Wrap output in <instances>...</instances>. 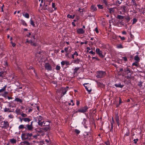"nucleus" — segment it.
Segmentation results:
<instances>
[{
	"mask_svg": "<svg viewBox=\"0 0 145 145\" xmlns=\"http://www.w3.org/2000/svg\"><path fill=\"white\" fill-rule=\"evenodd\" d=\"M1 126L2 128L4 129H7L9 127V123L6 120H5L1 122Z\"/></svg>",
	"mask_w": 145,
	"mask_h": 145,
	"instance_id": "1",
	"label": "nucleus"
},
{
	"mask_svg": "<svg viewBox=\"0 0 145 145\" xmlns=\"http://www.w3.org/2000/svg\"><path fill=\"white\" fill-rule=\"evenodd\" d=\"M97 75L96 77L97 78H101L105 76L106 74V72L105 71H100L97 72Z\"/></svg>",
	"mask_w": 145,
	"mask_h": 145,
	"instance_id": "2",
	"label": "nucleus"
},
{
	"mask_svg": "<svg viewBox=\"0 0 145 145\" xmlns=\"http://www.w3.org/2000/svg\"><path fill=\"white\" fill-rule=\"evenodd\" d=\"M88 108L87 106H86L83 107H82L78 109L76 112V113L79 112L81 113H84L85 112H86L87 111Z\"/></svg>",
	"mask_w": 145,
	"mask_h": 145,
	"instance_id": "3",
	"label": "nucleus"
},
{
	"mask_svg": "<svg viewBox=\"0 0 145 145\" xmlns=\"http://www.w3.org/2000/svg\"><path fill=\"white\" fill-rule=\"evenodd\" d=\"M95 52L96 53L98 54L101 57L103 58L104 57V56L102 54V52L100 50L99 48H96L95 50Z\"/></svg>",
	"mask_w": 145,
	"mask_h": 145,
	"instance_id": "4",
	"label": "nucleus"
},
{
	"mask_svg": "<svg viewBox=\"0 0 145 145\" xmlns=\"http://www.w3.org/2000/svg\"><path fill=\"white\" fill-rule=\"evenodd\" d=\"M26 42L30 44L31 46H35L37 45V44L35 43L33 40H29L27 39H26Z\"/></svg>",
	"mask_w": 145,
	"mask_h": 145,
	"instance_id": "5",
	"label": "nucleus"
},
{
	"mask_svg": "<svg viewBox=\"0 0 145 145\" xmlns=\"http://www.w3.org/2000/svg\"><path fill=\"white\" fill-rule=\"evenodd\" d=\"M44 67L45 69L48 71H51L52 70V68L51 65L48 63L45 64Z\"/></svg>",
	"mask_w": 145,
	"mask_h": 145,
	"instance_id": "6",
	"label": "nucleus"
},
{
	"mask_svg": "<svg viewBox=\"0 0 145 145\" xmlns=\"http://www.w3.org/2000/svg\"><path fill=\"white\" fill-rule=\"evenodd\" d=\"M88 84V83H85L83 84V85L84 86L86 89L89 92V93L91 91V89L90 87H89L88 86H86V85Z\"/></svg>",
	"mask_w": 145,
	"mask_h": 145,
	"instance_id": "7",
	"label": "nucleus"
},
{
	"mask_svg": "<svg viewBox=\"0 0 145 145\" xmlns=\"http://www.w3.org/2000/svg\"><path fill=\"white\" fill-rule=\"evenodd\" d=\"M76 32L79 34H82L84 33L85 31L82 28H80L77 30Z\"/></svg>",
	"mask_w": 145,
	"mask_h": 145,
	"instance_id": "8",
	"label": "nucleus"
},
{
	"mask_svg": "<svg viewBox=\"0 0 145 145\" xmlns=\"http://www.w3.org/2000/svg\"><path fill=\"white\" fill-rule=\"evenodd\" d=\"M27 133H23L21 135V137L22 139L23 140H25L27 139V138H25V137L27 136Z\"/></svg>",
	"mask_w": 145,
	"mask_h": 145,
	"instance_id": "9",
	"label": "nucleus"
},
{
	"mask_svg": "<svg viewBox=\"0 0 145 145\" xmlns=\"http://www.w3.org/2000/svg\"><path fill=\"white\" fill-rule=\"evenodd\" d=\"M61 65L63 66L65 64L66 65H70L71 64L69 63V62L67 61H62L61 62Z\"/></svg>",
	"mask_w": 145,
	"mask_h": 145,
	"instance_id": "10",
	"label": "nucleus"
},
{
	"mask_svg": "<svg viewBox=\"0 0 145 145\" xmlns=\"http://www.w3.org/2000/svg\"><path fill=\"white\" fill-rule=\"evenodd\" d=\"M67 91V89L65 88H62V93L63 94V95L62 96H63L66 93Z\"/></svg>",
	"mask_w": 145,
	"mask_h": 145,
	"instance_id": "11",
	"label": "nucleus"
},
{
	"mask_svg": "<svg viewBox=\"0 0 145 145\" xmlns=\"http://www.w3.org/2000/svg\"><path fill=\"white\" fill-rule=\"evenodd\" d=\"M115 120L117 123L118 126L120 125V121L119 118V116L118 115H116L115 116Z\"/></svg>",
	"mask_w": 145,
	"mask_h": 145,
	"instance_id": "12",
	"label": "nucleus"
},
{
	"mask_svg": "<svg viewBox=\"0 0 145 145\" xmlns=\"http://www.w3.org/2000/svg\"><path fill=\"white\" fill-rule=\"evenodd\" d=\"M121 8L123 12H125L127 10V7L125 5H122Z\"/></svg>",
	"mask_w": 145,
	"mask_h": 145,
	"instance_id": "13",
	"label": "nucleus"
},
{
	"mask_svg": "<svg viewBox=\"0 0 145 145\" xmlns=\"http://www.w3.org/2000/svg\"><path fill=\"white\" fill-rule=\"evenodd\" d=\"M43 119V117L41 116H37L36 118V120L38 121V122L42 121Z\"/></svg>",
	"mask_w": 145,
	"mask_h": 145,
	"instance_id": "14",
	"label": "nucleus"
},
{
	"mask_svg": "<svg viewBox=\"0 0 145 145\" xmlns=\"http://www.w3.org/2000/svg\"><path fill=\"white\" fill-rule=\"evenodd\" d=\"M81 60L78 58H77L73 61V62L76 64H78L80 62Z\"/></svg>",
	"mask_w": 145,
	"mask_h": 145,
	"instance_id": "15",
	"label": "nucleus"
},
{
	"mask_svg": "<svg viewBox=\"0 0 145 145\" xmlns=\"http://www.w3.org/2000/svg\"><path fill=\"white\" fill-rule=\"evenodd\" d=\"M50 123L49 121H44V123L43 125V126H49Z\"/></svg>",
	"mask_w": 145,
	"mask_h": 145,
	"instance_id": "16",
	"label": "nucleus"
},
{
	"mask_svg": "<svg viewBox=\"0 0 145 145\" xmlns=\"http://www.w3.org/2000/svg\"><path fill=\"white\" fill-rule=\"evenodd\" d=\"M7 85H5V86L3 88L0 89V93L5 92L6 90V88L7 87Z\"/></svg>",
	"mask_w": 145,
	"mask_h": 145,
	"instance_id": "17",
	"label": "nucleus"
},
{
	"mask_svg": "<svg viewBox=\"0 0 145 145\" xmlns=\"http://www.w3.org/2000/svg\"><path fill=\"white\" fill-rule=\"evenodd\" d=\"M10 141L12 144H14L16 143V139L12 138L10 139Z\"/></svg>",
	"mask_w": 145,
	"mask_h": 145,
	"instance_id": "18",
	"label": "nucleus"
},
{
	"mask_svg": "<svg viewBox=\"0 0 145 145\" xmlns=\"http://www.w3.org/2000/svg\"><path fill=\"white\" fill-rule=\"evenodd\" d=\"M116 87L118 88H123L124 85H121L120 83L116 84L114 85Z\"/></svg>",
	"mask_w": 145,
	"mask_h": 145,
	"instance_id": "19",
	"label": "nucleus"
},
{
	"mask_svg": "<svg viewBox=\"0 0 145 145\" xmlns=\"http://www.w3.org/2000/svg\"><path fill=\"white\" fill-rule=\"evenodd\" d=\"M124 70L125 72L128 74V73L131 72V70L128 67L124 69Z\"/></svg>",
	"mask_w": 145,
	"mask_h": 145,
	"instance_id": "20",
	"label": "nucleus"
},
{
	"mask_svg": "<svg viewBox=\"0 0 145 145\" xmlns=\"http://www.w3.org/2000/svg\"><path fill=\"white\" fill-rule=\"evenodd\" d=\"M91 9L93 11H95L97 10V8L94 5H92L91 7Z\"/></svg>",
	"mask_w": 145,
	"mask_h": 145,
	"instance_id": "21",
	"label": "nucleus"
},
{
	"mask_svg": "<svg viewBox=\"0 0 145 145\" xmlns=\"http://www.w3.org/2000/svg\"><path fill=\"white\" fill-rule=\"evenodd\" d=\"M14 101L19 102L20 103H22V100L21 99L18 97L16 98Z\"/></svg>",
	"mask_w": 145,
	"mask_h": 145,
	"instance_id": "22",
	"label": "nucleus"
},
{
	"mask_svg": "<svg viewBox=\"0 0 145 145\" xmlns=\"http://www.w3.org/2000/svg\"><path fill=\"white\" fill-rule=\"evenodd\" d=\"M26 126L27 127V129L28 130H31L33 129V127L31 125H27Z\"/></svg>",
	"mask_w": 145,
	"mask_h": 145,
	"instance_id": "23",
	"label": "nucleus"
},
{
	"mask_svg": "<svg viewBox=\"0 0 145 145\" xmlns=\"http://www.w3.org/2000/svg\"><path fill=\"white\" fill-rule=\"evenodd\" d=\"M109 12L110 13H112L114 11V8H110L108 9Z\"/></svg>",
	"mask_w": 145,
	"mask_h": 145,
	"instance_id": "24",
	"label": "nucleus"
},
{
	"mask_svg": "<svg viewBox=\"0 0 145 145\" xmlns=\"http://www.w3.org/2000/svg\"><path fill=\"white\" fill-rule=\"evenodd\" d=\"M134 59L135 61H136L137 62H139L140 60V58L138 55H136L134 57Z\"/></svg>",
	"mask_w": 145,
	"mask_h": 145,
	"instance_id": "25",
	"label": "nucleus"
},
{
	"mask_svg": "<svg viewBox=\"0 0 145 145\" xmlns=\"http://www.w3.org/2000/svg\"><path fill=\"white\" fill-rule=\"evenodd\" d=\"M44 121H41L38 122V125L41 127L42 126L44 123Z\"/></svg>",
	"mask_w": 145,
	"mask_h": 145,
	"instance_id": "26",
	"label": "nucleus"
},
{
	"mask_svg": "<svg viewBox=\"0 0 145 145\" xmlns=\"http://www.w3.org/2000/svg\"><path fill=\"white\" fill-rule=\"evenodd\" d=\"M22 120L25 122H29L31 120L29 118H23Z\"/></svg>",
	"mask_w": 145,
	"mask_h": 145,
	"instance_id": "27",
	"label": "nucleus"
},
{
	"mask_svg": "<svg viewBox=\"0 0 145 145\" xmlns=\"http://www.w3.org/2000/svg\"><path fill=\"white\" fill-rule=\"evenodd\" d=\"M4 112H11L12 111H11L10 109L9 108H5L4 109Z\"/></svg>",
	"mask_w": 145,
	"mask_h": 145,
	"instance_id": "28",
	"label": "nucleus"
},
{
	"mask_svg": "<svg viewBox=\"0 0 145 145\" xmlns=\"http://www.w3.org/2000/svg\"><path fill=\"white\" fill-rule=\"evenodd\" d=\"M75 16V14L73 15V16L70 15L69 14H68L67 15V17L69 18L73 19L74 18Z\"/></svg>",
	"mask_w": 145,
	"mask_h": 145,
	"instance_id": "29",
	"label": "nucleus"
},
{
	"mask_svg": "<svg viewBox=\"0 0 145 145\" xmlns=\"http://www.w3.org/2000/svg\"><path fill=\"white\" fill-rule=\"evenodd\" d=\"M25 144L26 145H29L30 143L29 142L27 141H24L20 143V144Z\"/></svg>",
	"mask_w": 145,
	"mask_h": 145,
	"instance_id": "30",
	"label": "nucleus"
},
{
	"mask_svg": "<svg viewBox=\"0 0 145 145\" xmlns=\"http://www.w3.org/2000/svg\"><path fill=\"white\" fill-rule=\"evenodd\" d=\"M48 7L47 6V5H45V4L44 3V5L42 9L43 10H48Z\"/></svg>",
	"mask_w": 145,
	"mask_h": 145,
	"instance_id": "31",
	"label": "nucleus"
},
{
	"mask_svg": "<svg viewBox=\"0 0 145 145\" xmlns=\"http://www.w3.org/2000/svg\"><path fill=\"white\" fill-rule=\"evenodd\" d=\"M117 18L119 19H123L124 18V17L122 16L118 15L117 17Z\"/></svg>",
	"mask_w": 145,
	"mask_h": 145,
	"instance_id": "32",
	"label": "nucleus"
},
{
	"mask_svg": "<svg viewBox=\"0 0 145 145\" xmlns=\"http://www.w3.org/2000/svg\"><path fill=\"white\" fill-rule=\"evenodd\" d=\"M23 15L27 18H29V14L27 13H26L25 14H23Z\"/></svg>",
	"mask_w": 145,
	"mask_h": 145,
	"instance_id": "33",
	"label": "nucleus"
},
{
	"mask_svg": "<svg viewBox=\"0 0 145 145\" xmlns=\"http://www.w3.org/2000/svg\"><path fill=\"white\" fill-rule=\"evenodd\" d=\"M20 111V110L18 109H16L15 110V112L18 115H20L21 114Z\"/></svg>",
	"mask_w": 145,
	"mask_h": 145,
	"instance_id": "34",
	"label": "nucleus"
},
{
	"mask_svg": "<svg viewBox=\"0 0 145 145\" xmlns=\"http://www.w3.org/2000/svg\"><path fill=\"white\" fill-rule=\"evenodd\" d=\"M8 92L7 91H5L4 93V94L3 95V96L5 98H6V97L7 96V95L8 94Z\"/></svg>",
	"mask_w": 145,
	"mask_h": 145,
	"instance_id": "35",
	"label": "nucleus"
},
{
	"mask_svg": "<svg viewBox=\"0 0 145 145\" xmlns=\"http://www.w3.org/2000/svg\"><path fill=\"white\" fill-rule=\"evenodd\" d=\"M131 3H132V4L133 5H135V6L137 5V4L136 3L135 0H132Z\"/></svg>",
	"mask_w": 145,
	"mask_h": 145,
	"instance_id": "36",
	"label": "nucleus"
},
{
	"mask_svg": "<svg viewBox=\"0 0 145 145\" xmlns=\"http://www.w3.org/2000/svg\"><path fill=\"white\" fill-rule=\"evenodd\" d=\"M19 129H22L24 128V125H20L18 127Z\"/></svg>",
	"mask_w": 145,
	"mask_h": 145,
	"instance_id": "37",
	"label": "nucleus"
},
{
	"mask_svg": "<svg viewBox=\"0 0 145 145\" xmlns=\"http://www.w3.org/2000/svg\"><path fill=\"white\" fill-rule=\"evenodd\" d=\"M30 24L31 25L33 26V27L35 26V24H34V23L33 20H30Z\"/></svg>",
	"mask_w": 145,
	"mask_h": 145,
	"instance_id": "38",
	"label": "nucleus"
},
{
	"mask_svg": "<svg viewBox=\"0 0 145 145\" xmlns=\"http://www.w3.org/2000/svg\"><path fill=\"white\" fill-rule=\"evenodd\" d=\"M49 129V126H46L45 127H44L43 129L44 130H46V131H48Z\"/></svg>",
	"mask_w": 145,
	"mask_h": 145,
	"instance_id": "39",
	"label": "nucleus"
},
{
	"mask_svg": "<svg viewBox=\"0 0 145 145\" xmlns=\"http://www.w3.org/2000/svg\"><path fill=\"white\" fill-rule=\"evenodd\" d=\"M74 132L77 134H78L80 133V131L79 130L76 129H75L74 130Z\"/></svg>",
	"mask_w": 145,
	"mask_h": 145,
	"instance_id": "40",
	"label": "nucleus"
},
{
	"mask_svg": "<svg viewBox=\"0 0 145 145\" xmlns=\"http://www.w3.org/2000/svg\"><path fill=\"white\" fill-rule=\"evenodd\" d=\"M138 62L135 61V62L133 63L132 64L133 66H135L136 67H138V65L137 63Z\"/></svg>",
	"mask_w": 145,
	"mask_h": 145,
	"instance_id": "41",
	"label": "nucleus"
},
{
	"mask_svg": "<svg viewBox=\"0 0 145 145\" xmlns=\"http://www.w3.org/2000/svg\"><path fill=\"white\" fill-rule=\"evenodd\" d=\"M79 68L78 67H76L74 69V73H76L79 69Z\"/></svg>",
	"mask_w": 145,
	"mask_h": 145,
	"instance_id": "42",
	"label": "nucleus"
},
{
	"mask_svg": "<svg viewBox=\"0 0 145 145\" xmlns=\"http://www.w3.org/2000/svg\"><path fill=\"white\" fill-rule=\"evenodd\" d=\"M142 82L141 81L139 82L138 84V85L139 87H141L142 86Z\"/></svg>",
	"mask_w": 145,
	"mask_h": 145,
	"instance_id": "43",
	"label": "nucleus"
},
{
	"mask_svg": "<svg viewBox=\"0 0 145 145\" xmlns=\"http://www.w3.org/2000/svg\"><path fill=\"white\" fill-rule=\"evenodd\" d=\"M102 1L106 5H107V2L106 0H102Z\"/></svg>",
	"mask_w": 145,
	"mask_h": 145,
	"instance_id": "44",
	"label": "nucleus"
},
{
	"mask_svg": "<svg viewBox=\"0 0 145 145\" xmlns=\"http://www.w3.org/2000/svg\"><path fill=\"white\" fill-rule=\"evenodd\" d=\"M125 19L127 21V22H129L130 21L131 18L129 16H127L126 17Z\"/></svg>",
	"mask_w": 145,
	"mask_h": 145,
	"instance_id": "45",
	"label": "nucleus"
},
{
	"mask_svg": "<svg viewBox=\"0 0 145 145\" xmlns=\"http://www.w3.org/2000/svg\"><path fill=\"white\" fill-rule=\"evenodd\" d=\"M61 68L58 65H57L56 67V69L57 71H59Z\"/></svg>",
	"mask_w": 145,
	"mask_h": 145,
	"instance_id": "46",
	"label": "nucleus"
},
{
	"mask_svg": "<svg viewBox=\"0 0 145 145\" xmlns=\"http://www.w3.org/2000/svg\"><path fill=\"white\" fill-rule=\"evenodd\" d=\"M21 21H22V24L25 25V26H27V24H26V23H25V22L24 21V20H21Z\"/></svg>",
	"mask_w": 145,
	"mask_h": 145,
	"instance_id": "47",
	"label": "nucleus"
},
{
	"mask_svg": "<svg viewBox=\"0 0 145 145\" xmlns=\"http://www.w3.org/2000/svg\"><path fill=\"white\" fill-rule=\"evenodd\" d=\"M4 72L3 71H2L0 72V76L3 77H4V76L3 75Z\"/></svg>",
	"mask_w": 145,
	"mask_h": 145,
	"instance_id": "48",
	"label": "nucleus"
},
{
	"mask_svg": "<svg viewBox=\"0 0 145 145\" xmlns=\"http://www.w3.org/2000/svg\"><path fill=\"white\" fill-rule=\"evenodd\" d=\"M137 21V19L135 18H134L133 19V22L132 23L133 24H135Z\"/></svg>",
	"mask_w": 145,
	"mask_h": 145,
	"instance_id": "49",
	"label": "nucleus"
},
{
	"mask_svg": "<svg viewBox=\"0 0 145 145\" xmlns=\"http://www.w3.org/2000/svg\"><path fill=\"white\" fill-rule=\"evenodd\" d=\"M27 137H28L29 138V137H31L32 136V134L31 133H27Z\"/></svg>",
	"mask_w": 145,
	"mask_h": 145,
	"instance_id": "50",
	"label": "nucleus"
},
{
	"mask_svg": "<svg viewBox=\"0 0 145 145\" xmlns=\"http://www.w3.org/2000/svg\"><path fill=\"white\" fill-rule=\"evenodd\" d=\"M21 115L24 118L26 117L27 116L26 114L24 113H22L21 114Z\"/></svg>",
	"mask_w": 145,
	"mask_h": 145,
	"instance_id": "51",
	"label": "nucleus"
},
{
	"mask_svg": "<svg viewBox=\"0 0 145 145\" xmlns=\"http://www.w3.org/2000/svg\"><path fill=\"white\" fill-rule=\"evenodd\" d=\"M117 47L118 48H123L122 45L121 44H119L117 46Z\"/></svg>",
	"mask_w": 145,
	"mask_h": 145,
	"instance_id": "52",
	"label": "nucleus"
},
{
	"mask_svg": "<svg viewBox=\"0 0 145 145\" xmlns=\"http://www.w3.org/2000/svg\"><path fill=\"white\" fill-rule=\"evenodd\" d=\"M97 6L99 9H102L103 8V7L102 5H97Z\"/></svg>",
	"mask_w": 145,
	"mask_h": 145,
	"instance_id": "53",
	"label": "nucleus"
},
{
	"mask_svg": "<svg viewBox=\"0 0 145 145\" xmlns=\"http://www.w3.org/2000/svg\"><path fill=\"white\" fill-rule=\"evenodd\" d=\"M119 37L120 38L121 40H125V38L124 37H121L120 36H119Z\"/></svg>",
	"mask_w": 145,
	"mask_h": 145,
	"instance_id": "54",
	"label": "nucleus"
},
{
	"mask_svg": "<svg viewBox=\"0 0 145 145\" xmlns=\"http://www.w3.org/2000/svg\"><path fill=\"white\" fill-rule=\"evenodd\" d=\"M93 59H95L99 61L100 60V59L98 58L97 57H92Z\"/></svg>",
	"mask_w": 145,
	"mask_h": 145,
	"instance_id": "55",
	"label": "nucleus"
},
{
	"mask_svg": "<svg viewBox=\"0 0 145 145\" xmlns=\"http://www.w3.org/2000/svg\"><path fill=\"white\" fill-rule=\"evenodd\" d=\"M68 48H69L68 47H66V48H65V49H64V51H65L66 53L68 52Z\"/></svg>",
	"mask_w": 145,
	"mask_h": 145,
	"instance_id": "56",
	"label": "nucleus"
},
{
	"mask_svg": "<svg viewBox=\"0 0 145 145\" xmlns=\"http://www.w3.org/2000/svg\"><path fill=\"white\" fill-rule=\"evenodd\" d=\"M117 2L119 4H120L122 3V0H117Z\"/></svg>",
	"mask_w": 145,
	"mask_h": 145,
	"instance_id": "57",
	"label": "nucleus"
},
{
	"mask_svg": "<svg viewBox=\"0 0 145 145\" xmlns=\"http://www.w3.org/2000/svg\"><path fill=\"white\" fill-rule=\"evenodd\" d=\"M138 140V138H137L136 139H134L133 140V141H134V142L135 144H136L137 143V142Z\"/></svg>",
	"mask_w": 145,
	"mask_h": 145,
	"instance_id": "58",
	"label": "nucleus"
},
{
	"mask_svg": "<svg viewBox=\"0 0 145 145\" xmlns=\"http://www.w3.org/2000/svg\"><path fill=\"white\" fill-rule=\"evenodd\" d=\"M8 117L10 118H13L14 116L10 114L8 116Z\"/></svg>",
	"mask_w": 145,
	"mask_h": 145,
	"instance_id": "59",
	"label": "nucleus"
},
{
	"mask_svg": "<svg viewBox=\"0 0 145 145\" xmlns=\"http://www.w3.org/2000/svg\"><path fill=\"white\" fill-rule=\"evenodd\" d=\"M52 8H54L55 10L56 9V8H55V4L54 3H52Z\"/></svg>",
	"mask_w": 145,
	"mask_h": 145,
	"instance_id": "60",
	"label": "nucleus"
},
{
	"mask_svg": "<svg viewBox=\"0 0 145 145\" xmlns=\"http://www.w3.org/2000/svg\"><path fill=\"white\" fill-rule=\"evenodd\" d=\"M114 121L113 118H112V122H111V126H113V124H114Z\"/></svg>",
	"mask_w": 145,
	"mask_h": 145,
	"instance_id": "61",
	"label": "nucleus"
},
{
	"mask_svg": "<svg viewBox=\"0 0 145 145\" xmlns=\"http://www.w3.org/2000/svg\"><path fill=\"white\" fill-rule=\"evenodd\" d=\"M119 24L121 25H124V23L122 22L121 21L119 22Z\"/></svg>",
	"mask_w": 145,
	"mask_h": 145,
	"instance_id": "62",
	"label": "nucleus"
},
{
	"mask_svg": "<svg viewBox=\"0 0 145 145\" xmlns=\"http://www.w3.org/2000/svg\"><path fill=\"white\" fill-rule=\"evenodd\" d=\"M78 11L80 12H82L83 11V9H81L80 8H79L78 10Z\"/></svg>",
	"mask_w": 145,
	"mask_h": 145,
	"instance_id": "63",
	"label": "nucleus"
},
{
	"mask_svg": "<svg viewBox=\"0 0 145 145\" xmlns=\"http://www.w3.org/2000/svg\"><path fill=\"white\" fill-rule=\"evenodd\" d=\"M123 59L124 61H127V58L126 57H123Z\"/></svg>",
	"mask_w": 145,
	"mask_h": 145,
	"instance_id": "64",
	"label": "nucleus"
}]
</instances>
